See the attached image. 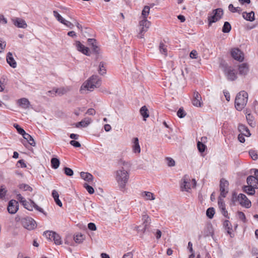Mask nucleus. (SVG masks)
<instances>
[{
	"label": "nucleus",
	"mask_w": 258,
	"mask_h": 258,
	"mask_svg": "<svg viewBox=\"0 0 258 258\" xmlns=\"http://www.w3.org/2000/svg\"><path fill=\"white\" fill-rule=\"evenodd\" d=\"M124 167L119 168L115 172V179L120 189H124L130 177V165L123 162Z\"/></svg>",
	"instance_id": "1"
},
{
	"label": "nucleus",
	"mask_w": 258,
	"mask_h": 258,
	"mask_svg": "<svg viewBox=\"0 0 258 258\" xmlns=\"http://www.w3.org/2000/svg\"><path fill=\"white\" fill-rule=\"evenodd\" d=\"M101 84L100 78L97 75H93L82 84L80 91L81 93H84L86 91H92L99 87Z\"/></svg>",
	"instance_id": "2"
},
{
	"label": "nucleus",
	"mask_w": 258,
	"mask_h": 258,
	"mask_svg": "<svg viewBox=\"0 0 258 258\" xmlns=\"http://www.w3.org/2000/svg\"><path fill=\"white\" fill-rule=\"evenodd\" d=\"M248 100V94L244 91L239 92L235 99V107L238 111L242 110L246 106Z\"/></svg>",
	"instance_id": "3"
},
{
	"label": "nucleus",
	"mask_w": 258,
	"mask_h": 258,
	"mask_svg": "<svg viewBox=\"0 0 258 258\" xmlns=\"http://www.w3.org/2000/svg\"><path fill=\"white\" fill-rule=\"evenodd\" d=\"M223 15V11L222 9L218 8L213 10L211 14H209L208 20L209 26L212 25V23L218 21L221 19Z\"/></svg>",
	"instance_id": "4"
},
{
	"label": "nucleus",
	"mask_w": 258,
	"mask_h": 258,
	"mask_svg": "<svg viewBox=\"0 0 258 258\" xmlns=\"http://www.w3.org/2000/svg\"><path fill=\"white\" fill-rule=\"evenodd\" d=\"M23 226L29 230H31L36 227V222L30 217L23 218L21 220Z\"/></svg>",
	"instance_id": "5"
},
{
	"label": "nucleus",
	"mask_w": 258,
	"mask_h": 258,
	"mask_svg": "<svg viewBox=\"0 0 258 258\" xmlns=\"http://www.w3.org/2000/svg\"><path fill=\"white\" fill-rule=\"evenodd\" d=\"M229 182L225 179H221L220 183V197L224 198L228 192Z\"/></svg>",
	"instance_id": "6"
},
{
	"label": "nucleus",
	"mask_w": 258,
	"mask_h": 258,
	"mask_svg": "<svg viewBox=\"0 0 258 258\" xmlns=\"http://www.w3.org/2000/svg\"><path fill=\"white\" fill-rule=\"evenodd\" d=\"M224 73L228 80L234 81L237 78L235 71L231 67L225 68L224 70Z\"/></svg>",
	"instance_id": "7"
},
{
	"label": "nucleus",
	"mask_w": 258,
	"mask_h": 258,
	"mask_svg": "<svg viewBox=\"0 0 258 258\" xmlns=\"http://www.w3.org/2000/svg\"><path fill=\"white\" fill-rule=\"evenodd\" d=\"M24 207L29 211H32L33 209L34 208L36 210L40 212H43V210L42 208H40L38 206L34 201L31 200H30V202H27L26 200L23 201V203L22 204Z\"/></svg>",
	"instance_id": "8"
},
{
	"label": "nucleus",
	"mask_w": 258,
	"mask_h": 258,
	"mask_svg": "<svg viewBox=\"0 0 258 258\" xmlns=\"http://www.w3.org/2000/svg\"><path fill=\"white\" fill-rule=\"evenodd\" d=\"M237 199L239 202V204L242 207H244L246 208H248L251 206L250 201L247 199L245 195L240 194L238 196Z\"/></svg>",
	"instance_id": "9"
},
{
	"label": "nucleus",
	"mask_w": 258,
	"mask_h": 258,
	"mask_svg": "<svg viewBox=\"0 0 258 258\" xmlns=\"http://www.w3.org/2000/svg\"><path fill=\"white\" fill-rule=\"evenodd\" d=\"M231 54L232 57L239 61H242L244 59L243 53L238 48H234L231 49Z\"/></svg>",
	"instance_id": "10"
},
{
	"label": "nucleus",
	"mask_w": 258,
	"mask_h": 258,
	"mask_svg": "<svg viewBox=\"0 0 258 258\" xmlns=\"http://www.w3.org/2000/svg\"><path fill=\"white\" fill-rule=\"evenodd\" d=\"M183 183L181 184V190L189 192L191 187V184L190 183V179L188 176L185 175L183 179Z\"/></svg>",
	"instance_id": "11"
},
{
	"label": "nucleus",
	"mask_w": 258,
	"mask_h": 258,
	"mask_svg": "<svg viewBox=\"0 0 258 258\" xmlns=\"http://www.w3.org/2000/svg\"><path fill=\"white\" fill-rule=\"evenodd\" d=\"M74 45H75L76 48L78 51L81 52L86 55H90L89 48L85 46V45L82 44L80 41H76Z\"/></svg>",
	"instance_id": "12"
},
{
	"label": "nucleus",
	"mask_w": 258,
	"mask_h": 258,
	"mask_svg": "<svg viewBox=\"0 0 258 258\" xmlns=\"http://www.w3.org/2000/svg\"><path fill=\"white\" fill-rule=\"evenodd\" d=\"M192 104L194 106L197 107H201L202 106L203 103L202 101V97L197 91L194 92Z\"/></svg>",
	"instance_id": "13"
},
{
	"label": "nucleus",
	"mask_w": 258,
	"mask_h": 258,
	"mask_svg": "<svg viewBox=\"0 0 258 258\" xmlns=\"http://www.w3.org/2000/svg\"><path fill=\"white\" fill-rule=\"evenodd\" d=\"M70 90L71 88L70 87H61L59 88L54 89L51 91H49L47 92V94L48 96H50V94L54 92L55 94H57L59 95H62L70 91Z\"/></svg>",
	"instance_id": "14"
},
{
	"label": "nucleus",
	"mask_w": 258,
	"mask_h": 258,
	"mask_svg": "<svg viewBox=\"0 0 258 258\" xmlns=\"http://www.w3.org/2000/svg\"><path fill=\"white\" fill-rule=\"evenodd\" d=\"M142 220H143V228L141 229L140 227L138 226L137 227V230L138 231V232L141 231L142 232L144 233L146 230L148 228L149 225L150 224V219H149V217L148 215H147V214H145L143 215L142 216Z\"/></svg>",
	"instance_id": "15"
},
{
	"label": "nucleus",
	"mask_w": 258,
	"mask_h": 258,
	"mask_svg": "<svg viewBox=\"0 0 258 258\" xmlns=\"http://www.w3.org/2000/svg\"><path fill=\"white\" fill-rule=\"evenodd\" d=\"M18 210V203L16 200H11L9 203L8 211L9 213L15 214Z\"/></svg>",
	"instance_id": "16"
},
{
	"label": "nucleus",
	"mask_w": 258,
	"mask_h": 258,
	"mask_svg": "<svg viewBox=\"0 0 258 258\" xmlns=\"http://www.w3.org/2000/svg\"><path fill=\"white\" fill-rule=\"evenodd\" d=\"M218 204L219 208L221 211V212L223 214V215L227 218H229V217L228 214V212L226 210L225 204L224 203V201L223 199V198H222V197H219Z\"/></svg>",
	"instance_id": "17"
},
{
	"label": "nucleus",
	"mask_w": 258,
	"mask_h": 258,
	"mask_svg": "<svg viewBox=\"0 0 258 258\" xmlns=\"http://www.w3.org/2000/svg\"><path fill=\"white\" fill-rule=\"evenodd\" d=\"M13 24L15 26L18 28H26L27 27V23L25 21L22 19L15 18L12 19Z\"/></svg>",
	"instance_id": "18"
},
{
	"label": "nucleus",
	"mask_w": 258,
	"mask_h": 258,
	"mask_svg": "<svg viewBox=\"0 0 258 258\" xmlns=\"http://www.w3.org/2000/svg\"><path fill=\"white\" fill-rule=\"evenodd\" d=\"M249 71V66L247 63H242L238 66V73L240 75L245 76Z\"/></svg>",
	"instance_id": "19"
},
{
	"label": "nucleus",
	"mask_w": 258,
	"mask_h": 258,
	"mask_svg": "<svg viewBox=\"0 0 258 258\" xmlns=\"http://www.w3.org/2000/svg\"><path fill=\"white\" fill-rule=\"evenodd\" d=\"M17 104L19 105V106L24 109L29 108V106L30 105L29 101L26 98H23L18 99L17 101Z\"/></svg>",
	"instance_id": "20"
},
{
	"label": "nucleus",
	"mask_w": 258,
	"mask_h": 258,
	"mask_svg": "<svg viewBox=\"0 0 258 258\" xmlns=\"http://www.w3.org/2000/svg\"><path fill=\"white\" fill-rule=\"evenodd\" d=\"M248 185L258 188V180L254 176H249L246 179Z\"/></svg>",
	"instance_id": "21"
},
{
	"label": "nucleus",
	"mask_w": 258,
	"mask_h": 258,
	"mask_svg": "<svg viewBox=\"0 0 258 258\" xmlns=\"http://www.w3.org/2000/svg\"><path fill=\"white\" fill-rule=\"evenodd\" d=\"M7 61L9 64L13 68L17 67V62L13 57V54L11 52H9L7 55Z\"/></svg>",
	"instance_id": "22"
},
{
	"label": "nucleus",
	"mask_w": 258,
	"mask_h": 258,
	"mask_svg": "<svg viewBox=\"0 0 258 258\" xmlns=\"http://www.w3.org/2000/svg\"><path fill=\"white\" fill-rule=\"evenodd\" d=\"M133 151L135 153H140L141 152V148L139 143V139L138 138H134L133 139Z\"/></svg>",
	"instance_id": "23"
},
{
	"label": "nucleus",
	"mask_w": 258,
	"mask_h": 258,
	"mask_svg": "<svg viewBox=\"0 0 258 258\" xmlns=\"http://www.w3.org/2000/svg\"><path fill=\"white\" fill-rule=\"evenodd\" d=\"M238 130L241 133L240 134H243L246 137H249L251 135L247 126L242 124L239 125Z\"/></svg>",
	"instance_id": "24"
},
{
	"label": "nucleus",
	"mask_w": 258,
	"mask_h": 258,
	"mask_svg": "<svg viewBox=\"0 0 258 258\" xmlns=\"http://www.w3.org/2000/svg\"><path fill=\"white\" fill-rule=\"evenodd\" d=\"M91 122V119L89 118H86L84 120L77 122L75 124V126L76 127H87Z\"/></svg>",
	"instance_id": "25"
},
{
	"label": "nucleus",
	"mask_w": 258,
	"mask_h": 258,
	"mask_svg": "<svg viewBox=\"0 0 258 258\" xmlns=\"http://www.w3.org/2000/svg\"><path fill=\"white\" fill-rule=\"evenodd\" d=\"M243 18L248 21L252 22L254 20V13L253 11H251L249 13L243 12L242 13Z\"/></svg>",
	"instance_id": "26"
},
{
	"label": "nucleus",
	"mask_w": 258,
	"mask_h": 258,
	"mask_svg": "<svg viewBox=\"0 0 258 258\" xmlns=\"http://www.w3.org/2000/svg\"><path fill=\"white\" fill-rule=\"evenodd\" d=\"M151 26V22L147 19H141L139 22L138 27H141L147 30H148Z\"/></svg>",
	"instance_id": "27"
},
{
	"label": "nucleus",
	"mask_w": 258,
	"mask_h": 258,
	"mask_svg": "<svg viewBox=\"0 0 258 258\" xmlns=\"http://www.w3.org/2000/svg\"><path fill=\"white\" fill-rule=\"evenodd\" d=\"M80 175L82 178L88 182H91L93 181V175L88 172H82L80 173Z\"/></svg>",
	"instance_id": "28"
},
{
	"label": "nucleus",
	"mask_w": 258,
	"mask_h": 258,
	"mask_svg": "<svg viewBox=\"0 0 258 258\" xmlns=\"http://www.w3.org/2000/svg\"><path fill=\"white\" fill-rule=\"evenodd\" d=\"M141 196L144 198L145 200H154L155 199L154 195L149 191L142 192Z\"/></svg>",
	"instance_id": "29"
},
{
	"label": "nucleus",
	"mask_w": 258,
	"mask_h": 258,
	"mask_svg": "<svg viewBox=\"0 0 258 258\" xmlns=\"http://www.w3.org/2000/svg\"><path fill=\"white\" fill-rule=\"evenodd\" d=\"M246 118L248 124L250 126L254 127L255 126V122L254 121V118L252 114H251L250 113L246 114Z\"/></svg>",
	"instance_id": "30"
},
{
	"label": "nucleus",
	"mask_w": 258,
	"mask_h": 258,
	"mask_svg": "<svg viewBox=\"0 0 258 258\" xmlns=\"http://www.w3.org/2000/svg\"><path fill=\"white\" fill-rule=\"evenodd\" d=\"M255 188L254 186L250 185H245L243 186V190L247 194L249 195H253L255 193Z\"/></svg>",
	"instance_id": "31"
},
{
	"label": "nucleus",
	"mask_w": 258,
	"mask_h": 258,
	"mask_svg": "<svg viewBox=\"0 0 258 258\" xmlns=\"http://www.w3.org/2000/svg\"><path fill=\"white\" fill-rule=\"evenodd\" d=\"M52 196L56 204L59 207H62V203L61 201L59 200V194L58 192L55 190H53L52 192Z\"/></svg>",
	"instance_id": "32"
},
{
	"label": "nucleus",
	"mask_w": 258,
	"mask_h": 258,
	"mask_svg": "<svg viewBox=\"0 0 258 258\" xmlns=\"http://www.w3.org/2000/svg\"><path fill=\"white\" fill-rule=\"evenodd\" d=\"M150 8L149 6H146L144 7L142 10V15L141 17L142 19H147L148 16L150 13Z\"/></svg>",
	"instance_id": "33"
},
{
	"label": "nucleus",
	"mask_w": 258,
	"mask_h": 258,
	"mask_svg": "<svg viewBox=\"0 0 258 258\" xmlns=\"http://www.w3.org/2000/svg\"><path fill=\"white\" fill-rule=\"evenodd\" d=\"M23 137L25 139H26L28 141V142L30 145L35 146V141L33 138L30 135L25 132L24 134L23 135Z\"/></svg>",
	"instance_id": "34"
},
{
	"label": "nucleus",
	"mask_w": 258,
	"mask_h": 258,
	"mask_svg": "<svg viewBox=\"0 0 258 258\" xmlns=\"http://www.w3.org/2000/svg\"><path fill=\"white\" fill-rule=\"evenodd\" d=\"M223 226L227 230V233L229 234H231L232 231V225L230 222L228 220H225L223 223Z\"/></svg>",
	"instance_id": "35"
},
{
	"label": "nucleus",
	"mask_w": 258,
	"mask_h": 258,
	"mask_svg": "<svg viewBox=\"0 0 258 258\" xmlns=\"http://www.w3.org/2000/svg\"><path fill=\"white\" fill-rule=\"evenodd\" d=\"M74 239L76 243H81L85 239V236L81 233H78L75 235Z\"/></svg>",
	"instance_id": "36"
},
{
	"label": "nucleus",
	"mask_w": 258,
	"mask_h": 258,
	"mask_svg": "<svg viewBox=\"0 0 258 258\" xmlns=\"http://www.w3.org/2000/svg\"><path fill=\"white\" fill-rule=\"evenodd\" d=\"M51 164L52 168L56 169L58 168L60 164V161L59 159L56 158H52L51 159Z\"/></svg>",
	"instance_id": "37"
},
{
	"label": "nucleus",
	"mask_w": 258,
	"mask_h": 258,
	"mask_svg": "<svg viewBox=\"0 0 258 258\" xmlns=\"http://www.w3.org/2000/svg\"><path fill=\"white\" fill-rule=\"evenodd\" d=\"M141 114L143 116L144 120H146V118L149 117L148 110L147 108L144 106L141 107L140 110Z\"/></svg>",
	"instance_id": "38"
},
{
	"label": "nucleus",
	"mask_w": 258,
	"mask_h": 258,
	"mask_svg": "<svg viewBox=\"0 0 258 258\" xmlns=\"http://www.w3.org/2000/svg\"><path fill=\"white\" fill-rule=\"evenodd\" d=\"M56 234V232L53 231H46L44 232L43 235L49 240H53V236Z\"/></svg>",
	"instance_id": "39"
},
{
	"label": "nucleus",
	"mask_w": 258,
	"mask_h": 258,
	"mask_svg": "<svg viewBox=\"0 0 258 258\" xmlns=\"http://www.w3.org/2000/svg\"><path fill=\"white\" fill-rule=\"evenodd\" d=\"M139 27V32L137 35V37L139 38H144L145 33L148 31V30H146L145 29L141 27Z\"/></svg>",
	"instance_id": "40"
},
{
	"label": "nucleus",
	"mask_w": 258,
	"mask_h": 258,
	"mask_svg": "<svg viewBox=\"0 0 258 258\" xmlns=\"http://www.w3.org/2000/svg\"><path fill=\"white\" fill-rule=\"evenodd\" d=\"M159 50L162 54L165 55H167V50L166 46L162 42H161L159 45Z\"/></svg>",
	"instance_id": "41"
},
{
	"label": "nucleus",
	"mask_w": 258,
	"mask_h": 258,
	"mask_svg": "<svg viewBox=\"0 0 258 258\" xmlns=\"http://www.w3.org/2000/svg\"><path fill=\"white\" fill-rule=\"evenodd\" d=\"M231 27L230 23L228 22H225L222 28V31L224 33H228L231 30Z\"/></svg>",
	"instance_id": "42"
},
{
	"label": "nucleus",
	"mask_w": 258,
	"mask_h": 258,
	"mask_svg": "<svg viewBox=\"0 0 258 258\" xmlns=\"http://www.w3.org/2000/svg\"><path fill=\"white\" fill-rule=\"evenodd\" d=\"M19 188L20 189L24 190V191H27L29 190L30 191H32L33 189L28 184L22 183L19 185Z\"/></svg>",
	"instance_id": "43"
},
{
	"label": "nucleus",
	"mask_w": 258,
	"mask_h": 258,
	"mask_svg": "<svg viewBox=\"0 0 258 258\" xmlns=\"http://www.w3.org/2000/svg\"><path fill=\"white\" fill-rule=\"evenodd\" d=\"M53 241H54V243L57 245H60L62 243V240L60 236L56 233L53 236Z\"/></svg>",
	"instance_id": "44"
},
{
	"label": "nucleus",
	"mask_w": 258,
	"mask_h": 258,
	"mask_svg": "<svg viewBox=\"0 0 258 258\" xmlns=\"http://www.w3.org/2000/svg\"><path fill=\"white\" fill-rule=\"evenodd\" d=\"M215 214V210L213 208H209L207 209L206 215L208 217L212 219Z\"/></svg>",
	"instance_id": "45"
},
{
	"label": "nucleus",
	"mask_w": 258,
	"mask_h": 258,
	"mask_svg": "<svg viewBox=\"0 0 258 258\" xmlns=\"http://www.w3.org/2000/svg\"><path fill=\"white\" fill-rule=\"evenodd\" d=\"M53 13L54 16L56 18L58 21L62 24L64 23L65 20L57 13V11H54Z\"/></svg>",
	"instance_id": "46"
},
{
	"label": "nucleus",
	"mask_w": 258,
	"mask_h": 258,
	"mask_svg": "<svg viewBox=\"0 0 258 258\" xmlns=\"http://www.w3.org/2000/svg\"><path fill=\"white\" fill-rule=\"evenodd\" d=\"M166 163L169 167H173L175 166V161L171 157H166L165 158Z\"/></svg>",
	"instance_id": "47"
},
{
	"label": "nucleus",
	"mask_w": 258,
	"mask_h": 258,
	"mask_svg": "<svg viewBox=\"0 0 258 258\" xmlns=\"http://www.w3.org/2000/svg\"><path fill=\"white\" fill-rule=\"evenodd\" d=\"M99 73L101 75H103L106 73V70L104 67V63L101 62L99 66Z\"/></svg>",
	"instance_id": "48"
},
{
	"label": "nucleus",
	"mask_w": 258,
	"mask_h": 258,
	"mask_svg": "<svg viewBox=\"0 0 258 258\" xmlns=\"http://www.w3.org/2000/svg\"><path fill=\"white\" fill-rule=\"evenodd\" d=\"M228 9L232 13L239 12L241 11L239 7H234L232 4L229 5Z\"/></svg>",
	"instance_id": "49"
},
{
	"label": "nucleus",
	"mask_w": 258,
	"mask_h": 258,
	"mask_svg": "<svg viewBox=\"0 0 258 258\" xmlns=\"http://www.w3.org/2000/svg\"><path fill=\"white\" fill-rule=\"evenodd\" d=\"M83 186L90 194H93L94 192V188L91 186L88 185L87 183H85Z\"/></svg>",
	"instance_id": "50"
},
{
	"label": "nucleus",
	"mask_w": 258,
	"mask_h": 258,
	"mask_svg": "<svg viewBox=\"0 0 258 258\" xmlns=\"http://www.w3.org/2000/svg\"><path fill=\"white\" fill-rule=\"evenodd\" d=\"M249 154L251 158L254 160H255L258 158V155L254 150H250L249 151Z\"/></svg>",
	"instance_id": "51"
},
{
	"label": "nucleus",
	"mask_w": 258,
	"mask_h": 258,
	"mask_svg": "<svg viewBox=\"0 0 258 258\" xmlns=\"http://www.w3.org/2000/svg\"><path fill=\"white\" fill-rule=\"evenodd\" d=\"M64 171L65 174L69 176H71L74 174V171L73 170L69 167H64Z\"/></svg>",
	"instance_id": "52"
},
{
	"label": "nucleus",
	"mask_w": 258,
	"mask_h": 258,
	"mask_svg": "<svg viewBox=\"0 0 258 258\" xmlns=\"http://www.w3.org/2000/svg\"><path fill=\"white\" fill-rule=\"evenodd\" d=\"M198 150L200 152H203L205 151L206 146L200 142H198L197 144Z\"/></svg>",
	"instance_id": "53"
},
{
	"label": "nucleus",
	"mask_w": 258,
	"mask_h": 258,
	"mask_svg": "<svg viewBox=\"0 0 258 258\" xmlns=\"http://www.w3.org/2000/svg\"><path fill=\"white\" fill-rule=\"evenodd\" d=\"M14 126L16 128L18 132L21 135H23L25 133V131L21 128L18 124H14Z\"/></svg>",
	"instance_id": "54"
},
{
	"label": "nucleus",
	"mask_w": 258,
	"mask_h": 258,
	"mask_svg": "<svg viewBox=\"0 0 258 258\" xmlns=\"http://www.w3.org/2000/svg\"><path fill=\"white\" fill-rule=\"evenodd\" d=\"M237 215L238 218L242 220L243 222H246V219L245 216V214L242 212H238Z\"/></svg>",
	"instance_id": "55"
},
{
	"label": "nucleus",
	"mask_w": 258,
	"mask_h": 258,
	"mask_svg": "<svg viewBox=\"0 0 258 258\" xmlns=\"http://www.w3.org/2000/svg\"><path fill=\"white\" fill-rule=\"evenodd\" d=\"M177 115L179 117L183 118L185 116L186 113L182 108H180L177 112Z\"/></svg>",
	"instance_id": "56"
},
{
	"label": "nucleus",
	"mask_w": 258,
	"mask_h": 258,
	"mask_svg": "<svg viewBox=\"0 0 258 258\" xmlns=\"http://www.w3.org/2000/svg\"><path fill=\"white\" fill-rule=\"evenodd\" d=\"M6 46V43L5 41H2V39L0 38V53L3 51V50L5 48Z\"/></svg>",
	"instance_id": "57"
},
{
	"label": "nucleus",
	"mask_w": 258,
	"mask_h": 258,
	"mask_svg": "<svg viewBox=\"0 0 258 258\" xmlns=\"http://www.w3.org/2000/svg\"><path fill=\"white\" fill-rule=\"evenodd\" d=\"M70 143L71 145L75 147L79 148L81 146V144L79 142L74 140L71 141Z\"/></svg>",
	"instance_id": "58"
},
{
	"label": "nucleus",
	"mask_w": 258,
	"mask_h": 258,
	"mask_svg": "<svg viewBox=\"0 0 258 258\" xmlns=\"http://www.w3.org/2000/svg\"><path fill=\"white\" fill-rule=\"evenodd\" d=\"M7 190L5 188H4L3 186L0 188V198H4L6 194Z\"/></svg>",
	"instance_id": "59"
},
{
	"label": "nucleus",
	"mask_w": 258,
	"mask_h": 258,
	"mask_svg": "<svg viewBox=\"0 0 258 258\" xmlns=\"http://www.w3.org/2000/svg\"><path fill=\"white\" fill-rule=\"evenodd\" d=\"M62 24L71 29L73 28L74 26L73 23L66 20H64V23H63Z\"/></svg>",
	"instance_id": "60"
},
{
	"label": "nucleus",
	"mask_w": 258,
	"mask_h": 258,
	"mask_svg": "<svg viewBox=\"0 0 258 258\" xmlns=\"http://www.w3.org/2000/svg\"><path fill=\"white\" fill-rule=\"evenodd\" d=\"M198 55V52L196 50H192L189 54L190 57L191 58H197Z\"/></svg>",
	"instance_id": "61"
},
{
	"label": "nucleus",
	"mask_w": 258,
	"mask_h": 258,
	"mask_svg": "<svg viewBox=\"0 0 258 258\" xmlns=\"http://www.w3.org/2000/svg\"><path fill=\"white\" fill-rule=\"evenodd\" d=\"M88 227L91 230L95 231L96 230V226L93 223H89L88 225Z\"/></svg>",
	"instance_id": "62"
},
{
	"label": "nucleus",
	"mask_w": 258,
	"mask_h": 258,
	"mask_svg": "<svg viewBox=\"0 0 258 258\" xmlns=\"http://www.w3.org/2000/svg\"><path fill=\"white\" fill-rule=\"evenodd\" d=\"M92 48L93 50V51L96 52V53H98L99 52V48L98 47V46L96 44V43L93 45H92Z\"/></svg>",
	"instance_id": "63"
},
{
	"label": "nucleus",
	"mask_w": 258,
	"mask_h": 258,
	"mask_svg": "<svg viewBox=\"0 0 258 258\" xmlns=\"http://www.w3.org/2000/svg\"><path fill=\"white\" fill-rule=\"evenodd\" d=\"M245 136L243 134H239L238 136V139L239 141L241 143H244L245 142V138L244 137Z\"/></svg>",
	"instance_id": "64"
}]
</instances>
